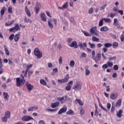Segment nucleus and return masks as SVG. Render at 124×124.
Returning a JSON list of instances; mask_svg holds the SVG:
<instances>
[{
	"label": "nucleus",
	"instance_id": "8",
	"mask_svg": "<svg viewBox=\"0 0 124 124\" xmlns=\"http://www.w3.org/2000/svg\"><path fill=\"white\" fill-rule=\"evenodd\" d=\"M68 45L71 48H75V49L78 48V45L75 41H73L71 44H68Z\"/></svg>",
	"mask_w": 124,
	"mask_h": 124
},
{
	"label": "nucleus",
	"instance_id": "3",
	"mask_svg": "<svg viewBox=\"0 0 124 124\" xmlns=\"http://www.w3.org/2000/svg\"><path fill=\"white\" fill-rule=\"evenodd\" d=\"M11 113L10 111L7 110L4 113V116L1 117V120L3 123H7V119H10Z\"/></svg>",
	"mask_w": 124,
	"mask_h": 124
},
{
	"label": "nucleus",
	"instance_id": "19",
	"mask_svg": "<svg viewBox=\"0 0 124 124\" xmlns=\"http://www.w3.org/2000/svg\"><path fill=\"white\" fill-rule=\"evenodd\" d=\"M60 105V103L56 102L55 103H51V108H56V107H58Z\"/></svg>",
	"mask_w": 124,
	"mask_h": 124
},
{
	"label": "nucleus",
	"instance_id": "35",
	"mask_svg": "<svg viewBox=\"0 0 124 124\" xmlns=\"http://www.w3.org/2000/svg\"><path fill=\"white\" fill-rule=\"evenodd\" d=\"M66 114L67 115H70V116H73V115H74V112H73L72 109H70L66 112Z\"/></svg>",
	"mask_w": 124,
	"mask_h": 124
},
{
	"label": "nucleus",
	"instance_id": "64",
	"mask_svg": "<svg viewBox=\"0 0 124 124\" xmlns=\"http://www.w3.org/2000/svg\"><path fill=\"white\" fill-rule=\"evenodd\" d=\"M39 124H45V122L43 120H40L39 122Z\"/></svg>",
	"mask_w": 124,
	"mask_h": 124
},
{
	"label": "nucleus",
	"instance_id": "24",
	"mask_svg": "<svg viewBox=\"0 0 124 124\" xmlns=\"http://www.w3.org/2000/svg\"><path fill=\"white\" fill-rule=\"evenodd\" d=\"M3 95L4 98L5 99V100H8V98L9 97L8 93H7L6 92H3Z\"/></svg>",
	"mask_w": 124,
	"mask_h": 124
},
{
	"label": "nucleus",
	"instance_id": "54",
	"mask_svg": "<svg viewBox=\"0 0 124 124\" xmlns=\"http://www.w3.org/2000/svg\"><path fill=\"white\" fill-rule=\"evenodd\" d=\"M65 89L66 91H70L71 90V86L69 84H67V85L65 87Z\"/></svg>",
	"mask_w": 124,
	"mask_h": 124
},
{
	"label": "nucleus",
	"instance_id": "14",
	"mask_svg": "<svg viewBox=\"0 0 124 124\" xmlns=\"http://www.w3.org/2000/svg\"><path fill=\"white\" fill-rule=\"evenodd\" d=\"M21 33L18 32L17 34H16L14 38V41L15 42H18L19 41V39H20V35Z\"/></svg>",
	"mask_w": 124,
	"mask_h": 124
},
{
	"label": "nucleus",
	"instance_id": "2",
	"mask_svg": "<svg viewBox=\"0 0 124 124\" xmlns=\"http://www.w3.org/2000/svg\"><path fill=\"white\" fill-rule=\"evenodd\" d=\"M90 31L92 34L93 35H95V36H99V31H97V27L94 26L92 27L90 30Z\"/></svg>",
	"mask_w": 124,
	"mask_h": 124
},
{
	"label": "nucleus",
	"instance_id": "36",
	"mask_svg": "<svg viewBox=\"0 0 124 124\" xmlns=\"http://www.w3.org/2000/svg\"><path fill=\"white\" fill-rule=\"evenodd\" d=\"M47 25L50 29H53V24L51 22V19H48L47 21Z\"/></svg>",
	"mask_w": 124,
	"mask_h": 124
},
{
	"label": "nucleus",
	"instance_id": "25",
	"mask_svg": "<svg viewBox=\"0 0 124 124\" xmlns=\"http://www.w3.org/2000/svg\"><path fill=\"white\" fill-rule=\"evenodd\" d=\"M122 104V99H119L115 104L116 107H120Z\"/></svg>",
	"mask_w": 124,
	"mask_h": 124
},
{
	"label": "nucleus",
	"instance_id": "62",
	"mask_svg": "<svg viewBox=\"0 0 124 124\" xmlns=\"http://www.w3.org/2000/svg\"><path fill=\"white\" fill-rule=\"evenodd\" d=\"M2 88L3 89H6L7 88V85L5 83H3L2 85Z\"/></svg>",
	"mask_w": 124,
	"mask_h": 124
},
{
	"label": "nucleus",
	"instance_id": "26",
	"mask_svg": "<svg viewBox=\"0 0 124 124\" xmlns=\"http://www.w3.org/2000/svg\"><path fill=\"white\" fill-rule=\"evenodd\" d=\"M69 79V75L67 74L65 77V78H64V79H62L63 83H67Z\"/></svg>",
	"mask_w": 124,
	"mask_h": 124
},
{
	"label": "nucleus",
	"instance_id": "15",
	"mask_svg": "<svg viewBox=\"0 0 124 124\" xmlns=\"http://www.w3.org/2000/svg\"><path fill=\"white\" fill-rule=\"evenodd\" d=\"M113 25L117 27L118 28H120L121 26L120 25V23H119V21H118V19L114 18L113 20Z\"/></svg>",
	"mask_w": 124,
	"mask_h": 124
},
{
	"label": "nucleus",
	"instance_id": "39",
	"mask_svg": "<svg viewBox=\"0 0 124 124\" xmlns=\"http://www.w3.org/2000/svg\"><path fill=\"white\" fill-rule=\"evenodd\" d=\"M12 9H13V8H12V6H9L8 9V12L9 14H12L13 13L12 12Z\"/></svg>",
	"mask_w": 124,
	"mask_h": 124
},
{
	"label": "nucleus",
	"instance_id": "41",
	"mask_svg": "<svg viewBox=\"0 0 124 124\" xmlns=\"http://www.w3.org/2000/svg\"><path fill=\"white\" fill-rule=\"evenodd\" d=\"M6 8L5 7H3L0 11V14L1 15H4V13L5 12V10Z\"/></svg>",
	"mask_w": 124,
	"mask_h": 124
},
{
	"label": "nucleus",
	"instance_id": "10",
	"mask_svg": "<svg viewBox=\"0 0 124 124\" xmlns=\"http://www.w3.org/2000/svg\"><path fill=\"white\" fill-rule=\"evenodd\" d=\"M25 86H26L29 92H31L34 87L33 85L31 84V83H29V82H26Z\"/></svg>",
	"mask_w": 124,
	"mask_h": 124
},
{
	"label": "nucleus",
	"instance_id": "27",
	"mask_svg": "<svg viewBox=\"0 0 124 124\" xmlns=\"http://www.w3.org/2000/svg\"><path fill=\"white\" fill-rule=\"evenodd\" d=\"M113 48L114 49H117L119 46V43L117 42H113L112 44Z\"/></svg>",
	"mask_w": 124,
	"mask_h": 124
},
{
	"label": "nucleus",
	"instance_id": "40",
	"mask_svg": "<svg viewBox=\"0 0 124 124\" xmlns=\"http://www.w3.org/2000/svg\"><path fill=\"white\" fill-rule=\"evenodd\" d=\"M84 47H87V43H83V45H82V44H81V43H80V44H78V46H79L81 49H82V48H83V47H84Z\"/></svg>",
	"mask_w": 124,
	"mask_h": 124
},
{
	"label": "nucleus",
	"instance_id": "42",
	"mask_svg": "<svg viewBox=\"0 0 124 124\" xmlns=\"http://www.w3.org/2000/svg\"><path fill=\"white\" fill-rule=\"evenodd\" d=\"M107 63V64L108 66V67H112L114 65V63L110 61L108 62Z\"/></svg>",
	"mask_w": 124,
	"mask_h": 124
},
{
	"label": "nucleus",
	"instance_id": "52",
	"mask_svg": "<svg viewBox=\"0 0 124 124\" xmlns=\"http://www.w3.org/2000/svg\"><path fill=\"white\" fill-rule=\"evenodd\" d=\"M34 10H35V13H36V14H37V13H38V12H39V7L36 6L34 8Z\"/></svg>",
	"mask_w": 124,
	"mask_h": 124
},
{
	"label": "nucleus",
	"instance_id": "63",
	"mask_svg": "<svg viewBox=\"0 0 124 124\" xmlns=\"http://www.w3.org/2000/svg\"><path fill=\"white\" fill-rule=\"evenodd\" d=\"M108 50V49H107V47H105L102 49V51L104 52V53H106Z\"/></svg>",
	"mask_w": 124,
	"mask_h": 124
},
{
	"label": "nucleus",
	"instance_id": "17",
	"mask_svg": "<svg viewBox=\"0 0 124 124\" xmlns=\"http://www.w3.org/2000/svg\"><path fill=\"white\" fill-rule=\"evenodd\" d=\"M100 31H109V28L107 26H103L100 29Z\"/></svg>",
	"mask_w": 124,
	"mask_h": 124
},
{
	"label": "nucleus",
	"instance_id": "12",
	"mask_svg": "<svg viewBox=\"0 0 124 124\" xmlns=\"http://www.w3.org/2000/svg\"><path fill=\"white\" fill-rule=\"evenodd\" d=\"M119 96V94L117 93H113L111 94L110 97L111 99H112V100H115V99H117L118 98V97Z\"/></svg>",
	"mask_w": 124,
	"mask_h": 124
},
{
	"label": "nucleus",
	"instance_id": "47",
	"mask_svg": "<svg viewBox=\"0 0 124 124\" xmlns=\"http://www.w3.org/2000/svg\"><path fill=\"white\" fill-rule=\"evenodd\" d=\"M102 67L104 71H105V70L106 69H107V68H108V65L107 64H104V65H103Z\"/></svg>",
	"mask_w": 124,
	"mask_h": 124
},
{
	"label": "nucleus",
	"instance_id": "50",
	"mask_svg": "<svg viewBox=\"0 0 124 124\" xmlns=\"http://www.w3.org/2000/svg\"><path fill=\"white\" fill-rule=\"evenodd\" d=\"M63 8L65 9L68 7V2H66L63 5Z\"/></svg>",
	"mask_w": 124,
	"mask_h": 124
},
{
	"label": "nucleus",
	"instance_id": "59",
	"mask_svg": "<svg viewBox=\"0 0 124 124\" xmlns=\"http://www.w3.org/2000/svg\"><path fill=\"white\" fill-rule=\"evenodd\" d=\"M107 107L108 110H110L111 109V104L109 103H108L107 105Z\"/></svg>",
	"mask_w": 124,
	"mask_h": 124
},
{
	"label": "nucleus",
	"instance_id": "6",
	"mask_svg": "<svg viewBox=\"0 0 124 124\" xmlns=\"http://www.w3.org/2000/svg\"><path fill=\"white\" fill-rule=\"evenodd\" d=\"M31 120L34 121V119L31 116L24 115L22 117V121L23 122H29V121H31Z\"/></svg>",
	"mask_w": 124,
	"mask_h": 124
},
{
	"label": "nucleus",
	"instance_id": "32",
	"mask_svg": "<svg viewBox=\"0 0 124 124\" xmlns=\"http://www.w3.org/2000/svg\"><path fill=\"white\" fill-rule=\"evenodd\" d=\"M92 40L93 42H99V38L94 36L92 37Z\"/></svg>",
	"mask_w": 124,
	"mask_h": 124
},
{
	"label": "nucleus",
	"instance_id": "28",
	"mask_svg": "<svg viewBox=\"0 0 124 124\" xmlns=\"http://www.w3.org/2000/svg\"><path fill=\"white\" fill-rule=\"evenodd\" d=\"M40 83L41 85H43V86H46L47 85V82L43 79H40Z\"/></svg>",
	"mask_w": 124,
	"mask_h": 124
},
{
	"label": "nucleus",
	"instance_id": "43",
	"mask_svg": "<svg viewBox=\"0 0 124 124\" xmlns=\"http://www.w3.org/2000/svg\"><path fill=\"white\" fill-rule=\"evenodd\" d=\"M112 45L111 43H107L104 44V47H105L106 48H109V47H112Z\"/></svg>",
	"mask_w": 124,
	"mask_h": 124
},
{
	"label": "nucleus",
	"instance_id": "5",
	"mask_svg": "<svg viewBox=\"0 0 124 124\" xmlns=\"http://www.w3.org/2000/svg\"><path fill=\"white\" fill-rule=\"evenodd\" d=\"M20 26H19V24H15V26L10 28L9 29V31H10V32H16V31H19V30H20Z\"/></svg>",
	"mask_w": 124,
	"mask_h": 124
},
{
	"label": "nucleus",
	"instance_id": "38",
	"mask_svg": "<svg viewBox=\"0 0 124 124\" xmlns=\"http://www.w3.org/2000/svg\"><path fill=\"white\" fill-rule=\"evenodd\" d=\"M4 48L6 55L7 56H9V50H8V49H7V47L5 46H4Z\"/></svg>",
	"mask_w": 124,
	"mask_h": 124
},
{
	"label": "nucleus",
	"instance_id": "23",
	"mask_svg": "<svg viewBox=\"0 0 124 124\" xmlns=\"http://www.w3.org/2000/svg\"><path fill=\"white\" fill-rule=\"evenodd\" d=\"M122 114H123V110L120 109L117 113L116 116L118 118H119L120 119H121V118H122Z\"/></svg>",
	"mask_w": 124,
	"mask_h": 124
},
{
	"label": "nucleus",
	"instance_id": "29",
	"mask_svg": "<svg viewBox=\"0 0 124 124\" xmlns=\"http://www.w3.org/2000/svg\"><path fill=\"white\" fill-rule=\"evenodd\" d=\"M103 19L106 23H108L109 24L112 23V20L109 18H103Z\"/></svg>",
	"mask_w": 124,
	"mask_h": 124
},
{
	"label": "nucleus",
	"instance_id": "22",
	"mask_svg": "<svg viewBox=\"0 0 124 124\" xmlns=\"http://www.w3.org/2000/svg\"><path fill=\"white\" fill-rule=\"evenodd\" d=\"M97 100L99 103V105L100 107L101 108V109L104 110V111L107 112V109H106V108H104V107H103V106H102V105L101 104H100V101H99V98H97Z\"/></svg>",
	"mask_w": 124,
	"mask_h": 124
},
{
	"label": "nucleus",
	"instance_id": "45",
	"mask_svg": "<svg viewBox=\"0 0 124 124\" xmlns=\"http://www.w3.org/2000/svg\"><path fill=\"white\" fill-rule=\"evenodd\" d=\"M83 33H84L85 36H91V34L89 33V32H87L86 31H82Z\"/></svg>",
	"mask_w": 124,
	"mask_h": 124
},
{
	"label": "nucleus",
	"instance_id": "21",
	"mask_svg": "<svg viewBox=\"0 0 124 124\" xmlns=\"http://www.w3.org/2000/svg\"><path fill=\"white\" fill-rule=\"evenodd\" d=\"M24 67H26V71H28L29 69L30 68H31V67H32V64H24L23 65Z\"/></svg>",
	"mask_w": 124,
	"mask_h": 124
},
{
	"label": "nucleus",
	"instance_id": "30",
	"mask_svg": "<svg viewBox=\"0 0 124 124\" xmlns=\"http://www.w3.org/2000/svg\"><path fill=\"white\" fill-rule=\"evenodd\" d=\"M24 22H26V23H32V20H31V19L27 17L26 16H25L24 17Z\"/></svg>",
	"mask_w": 124,
	"mask_h": 124
},
{
	"label": "nucleus",
	"instance_id": "34",
	"mask_svg": "<svg viewBox=\"0 0 124 124\" xmlns=\"http://www.w3.org/2000/svg\"><path fill=\"white\" fill-rule=\"evenodd\" d=\"M92 55L93 57V60L95 61L96 62V58H95V51L94 50H93L92 52Z\"/></svg>",
	"mask_w": 124,
	"mask_h": 124
},
{
	"label": "nucleus",
	"instance_id": "58",
	"mask_svg": "<svg viewBox=\"0 0 124 124\" xmlns=\"http://www.w3.org/2000/svg\"><path fill=\"white\" fill-rule=\"evenodd\" d=\"M113 69H114V70H118L119 66H118V65H114L113 66Z\"/></svg>",
	"mask_w": 124,
	"mask_h": 124
},
{
	"label": "nucleus",
	"instance_id": "61",
	"mask_svg": "<svg viewBox=\"0 0 124 124\" xmlns=\"http://www.w3.org/2000/svg\"><path fill=\"white\" fill-rule=\"evenodd\" d=\"M120 39H121V41L122 42H124V35L122 34L121 36H120Z\"/></svg>",
	"mask_w": 124,
	"mask_h": 124
},
{
	"label": "nucleus",
	"instance_id": "60",
	"mask_svg": "<svg viewBox=\"0 0 124 124\" xmlns=\"http://www.w3.org/2000/svg\"><path fill=\"white\" fill-rule=\"evenodd\" d=\"M69 20L71 23H74V18L72 16L69 18Z\"/></svg>",
	"mask_w": 124,
	"mask_h": 124
},
{
	"label": "nucleus",
	"instance_id": "57",
	"mask_svg": "<svg viewBox=\"0 0 124 124\" xmlns=\"http://www.w3.org/2000/svg\"><path fill=\"white\" fill-rule=\"evenodd\" d=\"M106 6H107V4H104L103 6H101V7L100 8V11H101V10H103V9H104V8H105Z\"/></svg>",
	"mask_w": 124,
	"mask_h": 124
},
{
	"label": "nucleus",
	"instance_id": "33",
	"mask_svg": "<svg viewBox=\"0 0 124 124\" xmlns=\"http://www.w3.org/2000/svg\"><path fill=\"white\" fill-rule=\"evenodd\" d=\"M96 57H97V59L96 58V60L97 61H95V62H98L99 61H100V58H101V54L100 53H98L97 54V55H96Z\"/></svg>",
	"mask_w": 124,
	"mask_h": 124
},
{
	"label": "nucleus",
	"instance_id": "18",
	"mask_svg": "<svg viewBox=\"0 0 124 124\" xmlns=\"http://www.w3.org/2000/svg\"><path fill=\"white\" fill-rule=\"evenodd\" d=\"M85 75H86V76H88V75H90V74L91 73V72L90 71V70L89 69V66H85Z\"/></svg>",
	"mask_w": 124,
	"mask_h": 124
},
{
	"label": "nucleus",
	"instance_id": "51",
	"mask_svg": "<svg viewBox=\"0 0 124 124\" xmlns=\"http://www.w3.org/2000/svg\"><path fill=\"white\" fill-rule=\"evenodd\" d=\"M9 40H10V41H12V40H13V39H14V34H12L9 36Z\"/></svg>",
	"mask_w": 124,
	"mask_h": 124
},
{
	"label": "nucleus",
	"instance_id": "49",
	"mask_svg": "<svg viewBox=\"0 0 124 124\" xmlns=\"http://www.w3.org/2000/svg\"><path fill=\"white\" fill-rule=\"evenodd\" d=\"M59 64H62V57H60L58 59Z\"/></svg>",
	"mask_w": 124,
	"mask_h": 124
},
{
	"label": "nucleus",
	"instance_id": "9",
	"mask_svg": "<svg viewBox=\"0 0 124 124\" xmlns=\"http://www.w3.org/2000/svg\"><path fill=\"white\" fill-rule=\"evenodd\" d=\"M67 110V108L66 106H63L62 108L59 111H58V115H62V113H65Z\"/></svg>",
	"mask_w": 124,
	"mask_h": 124
},
{
	"label": "nucleus",
	"instance_id": "13",
	"mask_svg": "<svg viewBox=\"0 0 124 124\" xmlns=\"http://www.w3.org/2000/svg\"><path fill=\"white\" fill-rule=\"evenodd\" d=\"M67 97H68L67 96L65 95L61 97H58L57 100H59V101H61V103L62 104L63 103V102H64V100H66V99L67 98Z\"/></svg>",
	"mask_w": 124,
	"mask_h": 124
},
{
	"label": "nucleus",
	"instance_id": "37",
	"mask_svg": "<svg viewBox=\"0 0 124 124\" xmlns=\"http://www.w3.org/2000/svg\"><path fill=\"white\" fill-rule=\"evenodd\" d=\"M76 101H77V102L78 103V104L80 106H83V105H84V103L81 101V100L79 99H76Z\"/></svg>",
	"mask_w": 124,
	"mask_h": 124
},
{
	"label": "nucleus",
	"instance_id": "56",
	"mask_svg": "<svg viewBox=\"0 0 124 124\" xmlns=\"http://www.w3.org/2000/svg\"><path fill=\"white\" fill-rule=\"evenodd\" d=\"M33 73V71H30L28 72V78H30L31 76L32 75V74Z\"/></svg>",
	"mask_w": 124,
	"mask_h": 124
},
{
	"label": "nucleus",
	"instance_id": "31",
	"mask_svg": "<svg viewBox=\"0 0 124 124\" xmlns=\"http://www.w3.org/2000/svg\"><path fill=\"white\" fill-rule=\"evenodd\" d=\"M69 65L70 67H72V68H73V67H74L75 65V61H74V60H71L70 62Z\"/></svg>",
	"mask_w": 124,
	"mask_h": 124
},
{
	"label": "nucleus",
	"instance_id": "44",
	"mask_svg": "<svg viewBox=\"0 0 124 124\" xmlns=\"http://www.w3.org/2000/svg\"><path fill=\"white\" fill-rule=\"evenodd\" d=\"M103 18H102L100 19L99 21V27H102L103 26V21H104Z\"/></svg>",
	"mask_w": 124,
	"mask_h": 124
},
{
	"label": "nucleus",
	"instance_id": "55",
	"mask_svg": "<svg viewBox=\"0 0 124 124\" xmlns=\"http://www.w3.org/2000/svg\"><path fill=\"white\" fill-rule=\"evenodd\" d=\"M116 58L117 57L116 56H114L113 57H110L108 59V61H109V62H111V61H113V60H116Z\"/></svg>",
	"mask_w": 124,
	"mask_h": 124
},
{
	"label": "nucleus",
	"instance_id": "1",
	"mask_svg": "<svg viewBox=\"0 0 124 124\" xmlns=\"http://www.w3.org/2000/svg\"><path fill=\"white\" fill-rule=\"evenodd\" d=\"M21 76L22 78V79H21L20 78H16V87H21V86H23L26 82V80H25V79L24 78V76L22 75Z\"/></svg>",
	"mask_w": 124,
	"mask_h": 124
},
{
	"label": "nucleus",
	"instance_id": "4",
	"mask_svg": "<svg viewBox=\"0 0 124 124\" xmlns=\"http://www.w3.org/2000/svg\"><path fill=\"white\" fill-rule=\"evenodd\" d=\"M34 55L37 57V59H41L42 58V53L38 48H36L34 49Z\"/></svg>",
	"mask_w": 124,
	"mask_h": 124
},
{
	"label": "nucleus",
	"instance_id": "16",
	"mask_svg": "<svg viewBox=\"0 0 124 124\" xmlns=\"http://www.w3.org/2000/svg\"><path fill=\"white\" fill-rule=\"evenodd\" d=\"M25 12L28 17H31V11H30V10H29L27 6H26L25 8Z\"/></svg>",
	"mask_w": 124,
	"mask_h": 124
},
{
	"label": "nucleus",
	"instance_id": "53",
	"mask_svg": "<svg viewBox=\"0 0 124 124\" xmlns=\"http://www.w3.org/2000/svg\"><path fill=\"white\" fill-rule=\"evenodd\" d=\"M89 45H90V47L92 49H93L94 48H95V45H94L93 44H92L91 43H89Z\"/></svg>",
	"mask_w": 124,
	"mask_h": 124
},
{
	"label": "nucleus",
	"instance_id": "7",
	"mask_svg": "<svg viewBox=\"0 0 124 124\" xmlns=\"http://www.w3.org/2000/svg\"><path fill=\"white\" fill-rule=\"evenodd\" d=\"M73 89L75 90V91H78L81 90L82 89V85L78 82L77 81L75 84L74 85Z\"/></svg>",
	"mask_w": 124,
	"mask_h": 124
},
{
	"label": "nucleus",
	"instance_id": "48",
	"mask_svg": "<svg viewBox=\"0 0 124 124\" xmlns=\"http://www.w3.org/2000/svg\"><path fill=\"white\" fill-rule=\"evenodd\" d=\"M88 13L89 14H93V8H90L88 11Z\"/></svg>",
	"mask_w": 124,
	"mask_h": 124
},
{
	"label": "nucleus",
	"instance_id": "46",
	"mask_svg": "<svg viewBox=\"0 0 124 124\" xmlns=\"http://www.w3.org/2000/svg\"><path fill=\"white\" fill-rule=\"evenodd\" d=\"M81 58H87V54L85 52H81L80 53Z\"/></svg>",
	"mask_w": 124,
	"mask_h": 124
},
{
	"label": "nucleus",
	"instance_id": "11",
	"mask_svg": "<svg viewBox=\"0 0 124 124\" xmlns=\"http://www.w3.org/2000/svg\"><path fill=\"white\" fill-rule=\"evenodd\" d=\"M40 17L43 22H46L47 21V16H46V15L45 13H41Z\"/></svg>",
	"mask_w": 124,
	"mask_h": 124
},
{
	"label": "nucleus",
	"instance_id": "20",
	"mask_svg": "<svg viewBox=\"0 0 124 124\" xmlns=\"http://www.w3.org/2000/svg\"><path fill=\"white\" fill-rule=\"evenodd\" d=\"M15 22V20H11L10 22H9V21H8V23L6 22L5 23V26L8 27L9 26H11V25H12V24H14Z\"/></svg>",
	"mask_w": 124,
	"mask_h": 124
}]
</instances>
